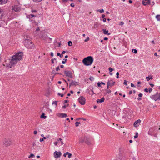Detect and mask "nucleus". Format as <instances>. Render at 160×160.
I'll return each mask as SVG.
<instances>
[{
  "mask_svg": "<svg viewBox=\"0 0 160 160\" xmlns=\"http://www.w3.org/2000/svg\"><path fill=\"white\" fill-rule=\"evenodd\" d=\"M22 56L23 53L22 52L18 53L12 57V59L10 60H9L8 63H6V65L3 64V65L7 67L11 68L13 65L16 64L18 61H20L22 58Z\"/></svg>",
  "mask_w": 160,
  "mask_h": 160,
  "instance_id": "1",
  "label": "nucleus"
},
{
  "mask_svg": "<svg viewBox=\"0 0 160 160\" xmlns=\"http://www.w3.org/2000/svg\"><path fill=\"white\" fill-rule=\"evenodd\" d=\"M93 61V57L89 56L85 58L82 60V62L84 65L88 66L91 65L92 64Z\"/></svg>",
  "mask_w": 160,
  "mask_h": 160,
  "instance_id": "2",
  "label": "nucleus"
},
{
  "mask_svg": "<svg viewBox=\"0 0 160 160\" xmlns=\"http://www.w3.org/2000/svg\"><path fill=\"white\" fill-rule=\"evenodd\" d=\"M24 44L25 47L28 49H32L34 47L32 42L28 39H25V40Z\"/></svg>",
  "mask_w": 160,
  "mask_h": 160,
  "instance_id": "3",
  "label": "nucleus"
},
{
  "mask_svg": "<svg viewBox=\"0 0 160 160\" xmlns=\"http://www.w3.org/2000/svg\"><path fill=\"white\" fill-rule=\"evenodd\" d=\"M3 143L5 146L7 147L10 145L11 142L9 138H5L3 142Z\"/></svg>",
  "mask_w": 160,
  "mask_h": 160,
  "instance_id": "4",
  "label": "nucleus"
},
{
  "mask_svg": "<svg viewBox=\"0 0 160 160\" xmlns=\"http://www.w3.org/2000/svg\"><path fill=\"white\" fill-rule=\"evenodd\" d=\"M12 9L13 11L18 12L20 11L21 8L20 6L18 5H15L12 7Z\"/></svg>",
  "mask_w": 160,
  "mask_h": 160,
  "instance_id": "5",
  "label": "nucleus"
},
{
  "mask_svg": "<svg viewBox=\"0 0 160 160\" xmlns=\"http://www.w3.org/2000/svg\"><path fill=\"white\" fill-rule=\"evenodd\" d=\"M157 129V128L156 127H151L148 132V134L151 136L153 135V133L154 132L155 130Z\"/></svg>",
  "mask_w": 160,
  "mask_h": 160,
  "instance_id": "6",
  "label": "nucleus"
},
{
  "mask_svg": "<svg viewBox=\"0 0 160 160\" xmlns=\"http://www.w3.org/2000/svg\"><path fill=\"white\" fill-rule=\"evenodd\" d=\"M85 99L83 96H81L78 98V101L79 103L82 105H84L85 103Z\"/></svg>",
  "mask_w": 160,
  "mask_h": 160,
  "instance_id": "7",
  "label": "nucleus"
},
{
  "mask_svg": "<svg viewBox=\"0 0 160 160\" xmlns=\"http://www.w3.org/2000/svg\"><path fill=\"white\" fill-rule=\"evenodd\" d=\"M85 142V143L88 144H90V138L87 137H85L83 139L80 140L81 142Z\"/></svg>",
  "mask_w": 160,
  "mask_h": 160,
  "instance_id": "8",
  "label": "nucleus"
},
{
  "mask_svg": "<svg viewBox=\"0 0 160 160\" xmlns=\"http://www.w3.org/2000/svg\"><path fill=\"white\" fill-rule=\"evenodd\" d=\"M64 72L66 76L71 78H72V74L70 71L65 70Z\"/></svg>",
  "mask_w": 160,
  "mask_h": 160,
  "instance_id": "9",
  "label": "nucleus"
},
{
  "mask_svg": "<svg viewBox=\"0 0 160 160\" xmlns=\"http://www.w3.org/2000/svg\"><path fill=\"white\" fill-rule=\"evenodd\" d=\"M151 97L155 101H157L158 100L160 99V94L158 93L157 92L156 94L152 95Z\"/></svg>",
  "mask_w": 160,
  "mask_h": 160,
  "instance_id": "10",
  "label": "nucleus"
},
{
  "mask_svg": "<svg viewBox=\"0 0 160 160\" xmlns=\"http://www.w3.org/2000/svg\"><path fill=\"white\" fill-rule=\"evenodd\" d=\"M62 155V153L60 152L55 151L54 152V157L55 158H58L60 157Z\"/></svg>",
  "mask_w": 160,
  "mask_h": 160,
  "instance_id": "11",
  "label": "nucleus"
},
{
  "mask_svg": "<svg viewBox=\"0 0 160 160\" xmlns=\"http://www.w3.org/2000/svg\"><path fill=\"white\" fill-rule=\"evenodd\" d=\"M140 122L141 120L140 119L136 121L134 123V126L136 127L140 125Z\"/></svg>",
  "mask_w": 160,
  "mask_h": 160,
  "instance_id": "12",
  "label": "nucleus"
},
{
  "mask_svg": "<svg viewBox=\"0 0 160 160\" xmlns=\"http://www.w3.org/2000/svg\"><path fill=\"white\" fill-rule=\"evenodd\" d=\"M115 83V82L113 81L112 80H110L108 81V82L107 85H108V86H110V87H111Z\"/></svg>",
  "mask_w": 160,
  "mask_h": 160,
  "instance_id": "13",
  "label": "nucleus"
},
{
  "mask_svg": "<svg viewBox=\"0 0 160 160\" xmlns=\"http://www.w3.org/2000/svg\"><path fill=\"white\" fill-rule=\"evenodd\" d=\"M150 3V0H143L142 1V3L144 5H147Z\"/></svg>",
  "mask_w": 160,
  "mask_h": 160,
  "instance_id": "14",
  "label": "nucleus"
},
{
  "mask_svg": "<svg viewBox=\"0 0 160 160\" xmlns=\"http://www.w3.org/2000/svg\"><path fill=\"white\" fill-rule=\"evenodd\" d=\"M105 98L104 97L102 98L101 99H98L97 100V102L99 103H100L102 102H104Z\"/></svg>",
  "mask_w": 160,
  "mask_h": 160,
  "instance_id": "15",
  "label": "nucleus"
},
{
  "mask_svg": "<svg viewBox=\"0 0 160 160\" xmlns=\"http://www.w3.org/2000/svg\"><path fill=\"white\" fill-rule=\"evenodd\" d=\"M77 82L74 81H72L70 83V86L73 85L76 86L77 85Z\"/></svg>",
  "mask_w": 160,
  "mask_h": 160,
  "instance_id": "16",
  "label": "nucleus"
},
{
  "mask_svg": "<svg viewBox=\"0 0 160 160\" xmlns=\"http://www.w3.org/2000/svg\"><path fill=\"white\" fill-rule=\"evenodd\" d=\"M58 116L61 118H64L67 117V115L65 113H60L59 114Z\"/></svg>",
  "mask_w": 160,
  "mask_h": 160,
  "instance_id": "17",
  "label": "nucleus"
},
{
  "mask_svg": "<svg viewBox=\"0 0 160 160\" xmlns=\"http://www.w3.org/2000/svg\"><path fill=\"white\" fill-rule=\"evenodd\" d=\"M8 0H0V4H3L7 2Z\"/></svg>",
  "mask_w": 160,
  "mask_h": 160,
  "instance_id": "18",
  "label": "nucleus"
},
{
  "mask_svg": "<svg viewBox=\"0 0 160 160\" xmlns=\"http://www.w3.org/2000/svg\"><path fill=\"white\" fill-rule=\"evenodd\" d=\"M102 31L103 32V33L105 34H108V35H109L110 34V33H108V30H106L105 29H103Z\"/></svg>",
  "mask_w": 160,
  "mask_h": 160,
  "instance_id": "19",
  "label": "nucleus"
},
{
  "mask_svg": "<svg viewBox=\"0 0 160 160\" xmlns=\"http://www.w3.org/2000/svg\"><path fill=\"white\" fill-rule=\"evenodd\" d=\"M47 118V116H45V114L44 113H43L41 116L40 118H44L45 119Z\"/></svg>",
  "mask_w": 160,
  "mask_h": 160,
  "instance_id": "20",
  "label": "nucleus"
},
{
  "mask_svg": "<svg viewBox=\"0 0 160 160\" xmlns=\"http://www.w3.org/2000/svg\"><path fill=\"white\" fill-rule=\"evenodd\" d=\"M156 18L158 21H160V15H158L156 16Z\"/></svg>",
  "mask_w": 160,
  "mask_h": 160,
  "instance_id": "21",
  "label": "nucleus"
},
{
  "mask_svg": "<svg viewBox=\"0 0 160 160\" xmlns=\"http://www.w3.org/2000/svg\"><path fill=\"white\" fill-rule=\"evenodd\" d=\"M57 55L58 56H59L60 58H62L63 57V55L62 54H60L59 52H58L57 53Z\"/></svg>",
  "mask_w": 160,
  "mask_h": 160,
  "instance_id": "22",
  "label": "nucleus"
},
{
  "mask_svg": "<svg viewBox=\"0 0 160 160\" xmlns=\"http://www.w3.org/2000/svg\"><path fill=\"white\" fill-rule=\"evenodd\" d=\"M68 45L69 46H71L72 45V42L71 41H69L68 42Z\"/></svg>",
  "mask_w": 160,
  "mask_h": 160,
  "instance_id": "23",
  "label": "nucleus"
},
{
  "mask_svg": "<svg viewBox=\"0 0 160 160\" xmlns=\"http://www.w3.org/2000/svg\"><path fill=\"white\" fill-rule=\"evenodd\" d=\"M58 141H60V142L61 143V145H62L63 144V141H62V139L61 138H59L58 140H57Z\"/></svg>",
  "mask_w": 160,
  "mask_h": 160,
  "instance_id": "24",
  "label": "nucleus"
},
{
  "mask_svg": "<svg viewBox=\"0 0 160 160\" xmlns=\"http://www.w3.org/2000/svg\"><path fill=\"white\" fill-rule=\"evenodd\" d=\"M146 78L147 80L148 81L150 80V79H152V77H147Z\"/></svg>",
  "mask_w": 160,
  "mask_h": 160,
  "instance_id": "25",
  "label": "nucleus"
},
{
  "mask_svg": "<svg viewBox=\"0 0 160 160\" xmlns=\"http://www.w3.org/2000/svg\"><path fill=\"white\" fill-rule=\"evenodd\" d=\"M80 124V122H76L75 123V126L76 127H78V126L79 124Z\"/></svg>",
  "mask_w": 160,
  "mask_h": 160,
  "instance_id": "26",
  "label": "nucleus"
},
{
  "mask_svg": "<svg viewBox=\"0 0 160 160\" xmlns=\"http://www.w3.org/2000/svg\"><path fill=\"white\" fill-rule=\"evenodd\" d=\"M67 61V59H63V60L62 61V64H64Z\"/></svg>",
  "mask_w": 160,
  "mask_h": 160,
  "instance_id": "27",
  "label": "nucleus"
},
{
  "mask_svg": "<svg viewBox=\"0 0 160 160\" xmlns=\"http://www.w3.org/2000/svg\"><path fill=\"white\" fill-rule=\"evenodd\" d=\"M138 132H136L135 133V135L134 136V138H136L138 137Z\"/></svg>",
  "mask_w": 160,
  "mask_h": 160,
  "instance_id": "28",
  "label": "nucleus"
},
{
  "mask_svg": "<svg viewBox=\"0 0 160 160\" xmlns=\"http://www.w3.org/2000/svg\"><path fill=\"white\" fill-rule=\"evenodd\" d=\"M132 52H133L134 53H137V51L136 49H132Z\"/></svg>",
  "mask_w": 160,
  "mask_h": 160,
  "instance_id": "29",
  "label": "nucleus"
},
{
  "mask_svg": "<svg viewBox=\"0 0 160 160\" xmlns=\"http://www.w3.org/2000/svg\"><path fill=\"white\" fill-rule=\"evenodd\" d=\"M2 13L1 10H0V19L2 18Z\"/></svg>",
  "mask_w": 160,
  "mask_h": 160,
  "instance_id": "30",
  "label": "nucleus"
},
{
  "mask_svg": "<svg viewBox=\"0 0 160 160\" xmlns=\"http://www.w3.org/2000/svg\"><path fill=\"white\" fill-rule=\"evenodd\" d=\"M34 156H35L33 154L31 153L30 154V155L28 156V158H30L33 157H34Z\"/></svg>",
  "mask_w": 160,
  "mask_h": 160,
  "instance_id": "31",
  "label": "nucleus"
},
{
  "mask_svg": "<svg viewBox=\"0 0 160 160\" xmlns=\"http://www.w3.org/2000/svg\"><path fill=\"white\" fill-rule=\"evenodd\" d=\"M68 158H71L72 156V154L68 152Z\"/></svg>",
  "mask_w": 160,
  "mask_h": 160,
  "instance_id": "32",
  "label": "nucleus"
},
{
  "mask_svg": "<svg viewBox=\"0 0 160 160\" xmlns=\"http://www.w3.org/2000/svg\"><path fill=\"white\" fill-rule=\"evenodd\" d=\"M98 23H95L94 24V27L95 28H97L98 27Z\"/></svg>",
  "mask_w": 160,
  "mask_h": 160,
  "instance_id": "33",
  "label": "nucleus"
},
{
  "mask_svg": "<svg viewBox=\"0 0 160 160\" xmlns=\"http://www.w3.org/2000/svg\"><path fill=\"white\" fill-rule=\"evenodd\" d=\"M89 79L91 81H93L94 79V78L93 77L91 76L89 78Z\"/></svg>",
  "mask_w": 160,
  "mask_h": 160,
  "instance_id": "34",
  "label": "nucleus"
},
{
  "mask_svg": "<svg viewBox=\"0 0 160 160\" xmlns=\"http://www.w3.org/2000/svg\"><path fill=\"white\" fill-rule=\"evenodd\" d=\"M57 101H54L53 102L52 104H55V105L56 107L57 106Z\"/></svg>",
  "mask_w": 160,
  "mask_h": 160,
  "instance_id": "35",
  "label": "nucleus"
},
{
  "mask_svg": "<svg viewBox=\"0 0 160 160\" xmlns=\"http://www.w3.org/2000/svg\"><path fill=\"white\" fill-rule=\"evenodd\" d=\"M41 136L42 137H43V138L44 139H46L47 138H48V137H47V138H46V137H44V135H43V134H42V135H41Z\"/></svg>",
  "mask_w": 160,
  "mask_h": 160,
  "instance_id": "36",
  "label": "nucleus"
},
{
  "mask_svg": "<svg viewBox=\"0 0 160 160\" xmlns=\"http://www.w3.org/2000/svg\"><path fill=\"white\" fill-rule=\"evenodd\" d=\"M98 11H99V12L100 13H103L104 12V10L103 9L98 10Z\"/></svg>",
  "mask_w": 160,
  "mask_h": 160,
  "instance_id": "37",
  "label": "nucleus"
},
{
  "mask_svg": "<svg viewBox=\"0 0 160 160\" xmlns=\"http://www.w3.org/2000/svg\"><path fill=\"white\" fill-rule=\"evenodd\" d=\"M108 69H109L110 72H112L113 70V69H112V68H111L110 67H109L108 68Z\"/></svg>",
  "mask_w": 160,
  "mask_h": 160,
  "instance_id": "38",
  "label": "nucleus"
},
{
  "mask_svg": "<svg viewBox=\"0 0 160 160\" xmlns=\"http://www.w3.org/2000/svg\"><path fill=\"white\" fill-rule=\"evenodd\" d=\"M90 39V38L89 37H88L84 41L85 42H87Z\"/></svg>",
  "mask_w": 160,
  "mask_h": 160,
  "instance_id": "39",
  "label": "nucleus"
},
{
  "mask_svg": "<svg viewBox=\"0 0 160 160\" xmlns=\"http://www.w3.org/2000/svg\"><path fill=\"white\" fill-rule=\"evenodd\" d=\"M152 90V88H148V92H151Z\"/></svg>",
  "mask_w": 160,
  "mask_h": 160,
  "instance_id": "40",
  "label": "nucleus"
},
{
  "mask_svg": "<svg viewBox=\"0 0 160 160\" xmlns=\"http://www.w3.org/2000/svg\"><path fill=\"white\" fill-rule=\"evenodd\" d=\"M68 152H67L66 153H65L63 155L64 157H66V155H68Z\"/></svg>",
  "mask_w": 160,
  "mask_h": 160,
  "instance_id": "41",
  "label": "nucleus"
},
{
  "mask_svg": "<svg viewBox=\"0 0 160 160\" xmlns=\"http://www.w3.org/2000/svg\"><path fill=\"white\" fill-rule=\"evenodd\" d=\"M119 75V72H117L116 73V75L117 76L116 77L117 78H119V76H118Z\"/></svg>",
  "mask_w": 160,
  "mask_h": 160,
  "instance_id": "42",
  "label": "nucleus"
},
{
  "mask_svg": "<svg viewBox=\"0 0 160 160\" xmlns=\"http://www.w3.org/2000/svg\"><path fill=\"white\" fill-rule=\"evenodd\" d=\"M58 95H59V96H61L62 97L63 96V94H60V93H58Z\"/></svg>",
  "mask_w": 160,
  "mask_h": 160,
  "instance_id": "43",
  "label": "nucleus"
},
{
  "mask_svg": "<svg viewBox=\"0 0 160 160\" xmlns=\"http://www.w3.org/2000/svg\"><path fill=\"white\" fill-rule=\"evenodd\" d=\"M68 104H67V105H64L63 107H62V108H66V107L67 106H68Z\"/></svg>",
  "mask_w": 160,
  "mask_h": 160,
  "instance_id": "44",
  "label": "nucleus"
},
{
  "mask_svg": "<svg viewBox=\"0 0 160 160\" xmlns=\"http://www.w3.org/2000/svg\"><path fill=\"white\" fill-rule=\"evenodd\" d=\"M124 24V22H120L119 25L122 26Z\"/></svg>",
  "mask_w": 160,
  "mask_h": 160,
  "instance_id": "45",
  "label": "nucleus"
},
{
  "mask_svg": "<svg viewBox=\"0 0 160 160\" xmlns=\"http://www.w3.org/2000/svg\"><path fill=\"white\" fill-rule=\"evenodd\" d=\"M123 84L125 85H127V81L126 80H125L124 81V82Z\"/></svg>",
  "mask_w": 160,
  "mask_h": 160,
  "instance_id": "46",
  "label": "nucleus"
},
{
  "mask_svg": "<svg viewBox=\"0 0 160 160\" xmlns=\"http://www.w3.org/2000/svg\"><path fill=\"white\" fill-rule=\"evenodd\" d=\"M56 70L57 71H58L59 70H60V68H59V66L57 67L56 68Z\"/></svg>",
  "mask_w": 160,
  "mask_h": 160,
  "instance_id": "47",
  "label": "nucleus"
},
{
  "mask_svg": "<svg viewBox=\"0 0 160 160\" xmlns=\"http://www.w3.org/2000/svg\"><path fill=\"white\" fill-rule=\"evenodd\" d=\"M70 6L72 7H74L75 6L74 4L73 3H71L70 4Z\"/></svg>",
  "mask_w": 160,
  "mask_h": 160,
  "instance_id": "48",
  "label": "nucleus"
},
{
  "mask_svg": "<svg viewBox=\"0 0 160 160\" xmlns=\"http://www.w3.org/2000/svg\"><path fill=\"white\" fill-rule=\"evenodd\" d=\"M111 91L110 90H108L107 91V92L108 94H109L111 93Z\"/></svg>",
  "mask_w": 160,
  "mask_h": 160,
  "instance_id": "49",
  "label": "nucleus"
},
{
  "mask_svg": "<svg viewBox=\"0 0 160 160\" xmlns=\"http://www.w3.org/2000/svg\"><path fill=\"white\" fill-rule=\"evenodd\" d=\"M30 16H31L32 17H35L36 16L35 15H34L32 14H31L30 15H29Z\"/></svg>",
  "mask_w": 160,
  "mask_h": 160,
  "instance_id": "50",
  "label": "nucleus"
},
{
  "mask_svg": "<svg viewBox=\"0 0 160 160\" xmlns=\"http://www.w3.org/2000/svg\"><path fill=\"white\" fill-rule=\"evenodd\" d=\"M138 96L139 97H141L142 96V93H139L138 94Z\"/></svg>",
  "mask_w": 160,
  "mask_h": 160,
  "instance_id": "51",
  "label": "nucleus"
},
{
  "mask_svg": "<svg viewBox=\"0 0 160 160\" xmlns=\"http://www.w3.org/2000/svg\"><path fill=\"white\" fill-rule=\"evenodd\" d=\"M144 91L145 92H148V88H145V89H144Z\"/></svg>",
  "mask_w": 160,
  "mask_h": 160,
  "instance_id": "52",
  "label": "nucleus"
},
{
  "mask_svg": "<svg viewBox=\"0 0 160 160\" xmlns=\"http://www.w3.org/2000/svg\"><path fill=\"white\" fill-rule=\"evenodd\" d=\"M101 84L100 82H98V86L99 87H101Z\"/></svg>",
  "mask_w": 160,
  "mask_h": 160,
  "instance_id": "53",
  "label": "nucleus"
},
{
  "mask_svg": "<svg viewBox=\"0 0 160 160\" xmlns=\"http://www.w3.org/2000/svg\"><path fill=\"white\" fill-rule=\"evenodd\" d=\"M58 142H54V145L56 146L57 145Z\"/></svg>",
  "mask_w": 160,
  "mask_h": 160,
  "instance_id": "54",
  "label": "nucleus"
},
{
  "mask_svg": "<svg viewBox=\"0 0 160 160\" xmlns=\"http://www.w3.org/2000/svg\"><path fill=\"white\" fill-rule=\"evenodd\" d=\"M150 85L151 87H153L154 86V84L152 83L150 84Z\"/></svg>",
  "mask_w": 160,
  "mask_h": 160,
  "instance_id": "55",
  "label": "nucleus"
},
{
  "mask_svg": "<svg viewBox=\"0 0 160 160\" xmlns=\"http://www.w3.org/2000/svg\"><path fill=\"white\" fill-rule=\"evenodd\" d=\"M131 86L132 87H135L134 85L132 83H131Z\"/></svg>",
  "mask_w": 160,
  "mask_h": 160,
  "instance_id": "56",
  "label": "nucleus"
},
{
  "mask_svg": "<svg viewBox=\"0 0 160 160\" xmlns=\"http://www.w3.org/2000/svg\"><path fill=\"white\" fill-rule=\"evenodd\" d=\"M103 22H106V18H104L103 20Z\"/></svg>",
  "mask_w": 160,
  "mask_h": 160,
  "instance_id": "57",
  "label": "nucleus"
},
{
  "mask_svg": "<svg viewBox=\"0 0 160 160\" xmlns=\"http://www.w3.org/2000/svg\"><path fill=\"white\" fill-rule=\"evenodd\" d=\"M32 12H36V10H32Z\"/></svg>",
  "mask_w": 160,
  "mask_h": 160,
  "instance_id": "58",
  "label": "nucleus"
},
{
  "mask_svg": "<svg viewBox=\"0 0 160 160\" xmlns=\"http://www.w3.org/2000/svg\"><path fill=\"white\" fill-rule=\"evenodd\" d=\"M33 133L34 134H36L37 133V132L36 131H34Z\"/></svg>",
  "mask_w": 160,
  "mask_h": 160,
  "instance_id": "59",
  "label": "nucleus"
},
{
  "mask_svg": "<svg viewBox=\"0 0 160 160\" xmlns=\"http://www.w3.org/2000/svg\"><path fill=\"white\" fill-rule=\"evenodd\" d=\"M128 2L130 4L132 3V1L131 0H129Z\"/></svg>",
  "mask_w": 160,
  "mask_h": 160,
  "instance_id": "60",
  "label": "nucleus"
},
{
  "mask_svg": "<svg viewBox=\"0 0 160 160\" xmlns=\"http://www.w3.org/2000/svg\"><path fill=\"white\" fill-rule=\"evenodd\" d=\"M105 17V16L104 14H102V18H104Z\"/></svg>",
  "mask_w": 160,
  "mask_h": 160,
  "instance_id": "61",
  "label": "nucleus"
},
{
  "mask_svg": "<svg viewBox=\"0 0 160 160\" xmlns=\"http://www.w3.org/2000/svg\"><path fill=\"white\" fill-rule=\"evenodd\" d=\"M132 159L133 160H136V157H133L132 158Z\"/></svg>",
  "mask_w": 160,
  "mask_h": 160,
  "instance_id": "62",
  "label": "nucleus"
},
{
  "mask_svg": "<svg viewBox=\"0 0 160 160\" xmlns=\"http://www.w3.org/2000/svg\"><path fill=\"white\" fill-rule=\"evenodd\" d=\"M36 145V143H35V142H33L32 143V146L33 147L34 146H35Z\"/></svg>",
  "mask_w": 160,
  "mask_h": 160,
  "instance_id": "63",
  "label": "nucleus"
},
{
  "mask_svg": "<svg viewBox=\"0 0 160 160\" xmlns=\"http://www.w3.org/2000/svg\"><path fill=\"white\" fill-rule=\"evenodd\" d=\"M44 140V139L43 138H40V142L43 141Z\"/></svg>",
  "mask_w": 160,
  "mask_h": 160,
  "instance_id": "64",
  "label": "nucleus"
}]
</instances>
